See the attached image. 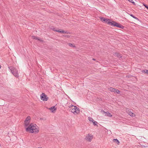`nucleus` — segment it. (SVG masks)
I'll use <instances>...</instances> for the list:
<instances>
[{
	"instance_id": "1",
	"label": "nucleus",
	"mask_w": 148,
	"mask_h": 148,
	"mask_svg": "<svg viewBox=\"0 0 148 148\" xmlns=\"http://www.w3.org/2000/svg\"><path fill=\"white\" fill-rule=\"evenodd\" d=\"M69 108H70L69 111L75 114H77L79 113V109L76 106L72 105L69 107Z\"/></svg>"
},
{
	"instance_id": "2",
	"label": "nucleus",
	"mask_w": 148,
	"mask_h": 148,
	"mask_svg": "<svg viewBox=\"0 0 148 148\" xmlns=\"http://www.w3.org/2000/svg\"><path fill=\"white\" fill-rule=\"evenodd\" d=\"M9 69L11 71L13 75L16 77H18V73L17 70L14 68L13 66H9Z\"/></svg>"
},
{
	"instance_id": "3",
	"label": "nucleus",
	"mask_w": 148,
	"mask_h": 148,
	"mask_svg": "<svg viewBox=\"0 0 148 148\" xmlns=\"http://www.w3.org/2000/svg\"><path fill=\"white\" fill-rule=\"evenodd\" d=\"M26 130L27 132L29 131L30 132L32 133H36L38 132V130L36 128H32V127H31L30 128L27 127Z\"/></svg>"
},
{
	"instance_id": "4",
	"label": "nucleus",
	"mask_w": 148,
	"mask_h": 148,
	"mask_svg": "<svg viewBox=\"0 0 148 148\" xmlns=\"http://www.w3.org/2000/svg\"><path fill=\"white\" fill-rule=\"evenodd\" d=\"M112 25H113L114 26L116 27H118L122 29H123L124 27L121 25V24L116 22L112 21Z\"/></svg>"
},
{
	"instance_id": "5",
	"label": "nucleus",
	"mask_w": 148,
	"mask_h": 148,
	"mask_svg": "<svg viewBox=\"0 0 148 148\" xmlns=\"http://www.w3.org/2000/svg\"><path fill=\"white\" fill-rule=\"evenodd\" d=\"M40 98L42 100L46 101L49 98L47 97V95L45 93H42L40 95Z\"/></svg>"
},
{
	"instance_id": "6",
	"label": "nucleus",
	"mask_w": 148,
	"mask_h": 148,
	"mask_svg": "<svg viewBox=\"0 0 148 148\" xmlns=\"http://www.w3.org/2000/svg\"><path fill=\"white\" fill-rule=\"evenodd\" d=\"M93 137V136L88 134L86 136V139L88 141H90L92 139Z\"/></svg>"
},
{
	"instance_id": "7",
	"label": "nucleus",
	"mask_w": 148,
	"mask_h": 148,
	"mask_svg": "<svg viewBox=\"0 0 148 148\" xmlns=\"http://www.w3.org/2000/svg\"><path fill=\"white\" fill-rule=\"evenodd\" d=\"M113 55L119 58H122V56L121 55V54L118 52L114 53Z\"/></svg>"
},
{
	"instance_id": "8",
	"label": "nucleus",
	"mask_w": 148,
	"mask_h": 148,
	"mask_svg": "<svg viewBox=\"0 0 148 148\" xmlns=\"http://www.w3.org/2000/svg\"><path fill=\"white\" fill-rule=\"evenodd\" d=\"M105 22L107 24H109L110 25H112V22L110 21V19L106 18Z\"/></svg>"
},
{
	"instance_id": "9",
	"label": "nucleus",
	"mask_w": 148,
	"mask_h": 148,
	"mask_svg": "<svg viewBox=\"0 0 148 148\" xmlns=\"http://www.w3.org/2000/svg\"><path fill=\"white\" fill-rule=\"evenodd\" d=\"M103 112H104V113H105V115L106 116H109V117H111L112 116V115L111 114L109 113L108 112H105L104 111H103Z\"/></svg>"
},
{
	"instance_id": "10",
	"label": "nucleus",
	"mask_w": 148,
	"mask_h": 148,
	"mask_svg": "<svg viewBox=\"0 0 148 148\" xmlns=\"http://www.w3.org/2000/svg\"><path fill=\"white\" fill-rule=\"evenodd\" d=\"M37 126L36 124H33V123H32L28 127L30 128L31 127H32V128H36V127Z\"/></svg>"
},
{
	"instance_id": "11",
	"label": "nucleus",
	"mask_w": 148,
	"mask_h": 148,
	"mask_svg": "<svg viewBox=\"0 0 148 148\" xmlns=\"http://www.w3.org/2000/svg\"><path fill=\"white\" fill-rule=\"evenodd\" d=\"M49 109L50 110H51L52 112H53L54 111L56 110V108H55V106H54L51 107Z\"/></svg>"
},
{
	"instance_id": "12",
	"label": "nucleus",
	"mask_w": 148,
	"mask_h": 148,
	"mask_svg": "<svg viewBox=\"0 0 148 148\" xmlns=\"http://www.w3.org/2000/svg\"><path fill=\"white\" fill-rule=\"evenodd\" d=\"M32 38L34 39L38 40L40 42L43 41V40H42L39 39L38 37H36L35 36H33Z\"/></svg>"
},
{
	"instance_id": "13",
	"label": "nucleus",
	"mask_w": 148,
	"mask_h": 148,
	"mask_svg": "<svg viewBox=\"0 0 148 148\" xmlns=\"http://www.w3.org/2000/svg\"><path fill=\"white\" fill-rule=\"evenodd\" d=\"M31 119L30 117L29 116H27V117L26 118L25 120V121L24 122H30V120Z\"/></svg>"
},
{
	"instance_id": "14",
	"label": "nucleus",
	"mask_w": 148,
	"mask_h": 148,
	"mask_svg": "<svg viewBox=\"0 0 148 148\" xmlns=\"http://www.w3.org/2000/svg\"><path fill=\"white\" fill-rule=\"evenodd\" d=\"M128 114L130 115V116H135V114L134 113H133L132 112L130 111L129 113H128Z\"/></svg>"
},
{
	"instance_id": "15",
	"label": "nucleus",
	"mask_w": 148,
	"mask_h": 148,
	"mask_svg": "<svg viewBox=\"0 0 148 148\" xmlns=\"http://www.w3.org/2000/svg\"><path fill=\"white\" fill-rule=\"evenodd\" d=\"M113 141L114 142L116 143L118 145H119V140L118 139H113Z\"/></svg>"
},
{
	"instance_id": "16",
	"label": "nucleus",
	"mask_w": 148,
	"mask_h": 148,
	"mask_svg": "<svg viewBox=\"0 0 148 148\" xmlns=\"http://www.w3.org/2000/svg\"><path fill=\"white\" fill-rule=\"evenodd\" d=\"M116 88H114L112 87H110L109 88V90L111 92H114V91L115 90Z\"/></svg>"
},
{
	"instance_id": "17",
	"label": "nucleus",
	"mask_w": 148,
	"mask_h": 148,
	"mask_svg": "<svg viewBox=\"0 0 148 148\" xmlns=\"http://www.w3.org/2000/svg\"><path fill=\"white\" fill-rule=\"evenodd\" d=\"M100 19L101 21L102 22H105V20H106V18H104L102 17H100Z\"/></svg>"
},
{
	"instance_id": "18",
	"label": "nucleus",
	"mask_w": 148,
	"mask_h": 148,
	"mask_svg": "<svg viewBox=\"0 0 148 148\" xmlns=\"http://www.w3.org/2000/svg\"><path fill=\"white\" fill-rule=\"evenodd\" d=\"M88 119L91 122H92L94 121L93 119L90 117H88Z\"/></svg>"
},
{
	"instance_id": "19",
	"label": "nucleus",
	"mask_w": 148,
	"mask_h": 148,
	"mask_svg": "<svg viewBox=\"0 0 148 148\" xmlns=\"http://www.w3.org/2000/svg\"><path fill=\"white\" fill-rule=\"evenodd\" d=\"M142 72H143L144 73H146L148 75V70H143Z\"/></svg>"
},
{
	"instance_id": "20",
	"label": "nucleus",
	"mask_w": 148,
	"mask_h": 148,
	"mask_svg": "<svg viewBox=\"0 0 148 148\" xmlns=\"http://www.w3.org/2000/svg\"><path fill=\"white\" fill-rule=\"evenodd\" d=\"M56 32H60L61 33H62L64 34V30H61V29H59L57 31H56Z\"/></svg>"
},
{
	"instance_id": "21",
	"label": "nucleus",
	"mask_w": 148,
	"mask_h": 148,
	"mask_svg": "<svg viewBox=\"0 0 148 148\" xmlns=\"http://www.w3.org/2000/svg\"><path fill=\"white\" fill-rule=\"evenodd\" d=\"M92 123H93V124L94 125L98 126V125H97L98 123L97 121H94L92 122Z\"/></svg>"
},
{
	"instance_id": "22",
	"label": "nucleus",
	"mask_w": 148,
	"mask_h": 148,
	"mask_svg": "<svg viewBox=\"0 0 148 148\" xmlns=\"http://www.w3.org/2000/svg\"><path fill=\"white\" fill-rule=\"evenodd\" d=\"M30 122H24L25 123V126H28Z\"/></svg>"
},
{
	"instance_id": "23",
	"label": "nucleus",
	"mask_w": 148,
	"mask_h": 148,
	"mask_svg": "<svg viewBox=\"0 0 148 148\" xmlns=\"http://www.w3.org/2000/svg\"><path fill=\"white\" fill-rule=\"evenodd\" d=\"M114 92H116L117 94H119L120 92L118 89H116Z\"/></svg>"
},
{
	"instance_id": "24",
	"label": "nucleus",
	"mask_w": 148,
	"mask_h": 148,
	"mask_svg": "<svg viewBox=\"0 0 148 148\" xmlns=\"http://www.w3.org/2000/svg\"><path fill=\"white\" fill-rule=\"evenodd\" d=\"M69 46L71 47H75V45H73L71 43H69Z\"/></svg>"
},
{
	"instance_id": "25",
	"label": "nucleus",
	"mask_w": 148,
	"mask_h": 148,
	"mask_svg": "<svg viewBox=\"0 0 148 148\" xmlns=\"http://www.w3.org/2000/svg\"><path fill=\"white\" fill-rule=\"evenodd\" d=\"M143 5L148 10V5L143 4Z\"/></svg>"
},
{
	"instance_id": "26",
	"label": "nucleus",
	"mask_w": 148,
	"mask_h": 148,
	"mask_svg": "<svg viewBox=\"0 0 148 148\" xmlns=\"http://www.w3.org/2000/svg\"><path fill=\"white\" fill-rule=\"evenodd\" d=\"M130 15L132 16V17L133 18H134L135 17V16H134L132 14H130Z\"/></svg>"
},
{
	"instance_id": "27",
	"label": "nucleus",
	"mask_w": 148,
	"mask_h": 148,
	"mask_svg": "<svg viewBox=\"0 0 148 148\" xmlns=\"http://www.w3.org/2000/svg\"><path fill=\"white\" fill-rule=\"evenodd\" d=\"M126 111L127 112H128V113L130 111L129 109L127 108L126 109Z\"/></svg>"
},
{
	"instance_id": "28",
	"label": "nucleus",
	"mask_w": 148,
	"mask_h": 148,
	"mask_svg": "<svg viewBox=\"0 0 148 148\" xmlns=\"http://www.w3.org/2000/svg\"><path fill=\"white\" fill-rule=\"evenodd\" d=\"M68 33H69V32L67 31H64V34H68Z\"/></svg>"
},
{
	"instance_id": "29",
	"label": "nucleus",
	"mask_w": 148,
	"mask_h": 148,
	"mask_svg": "<svg viewBox=\"0 0 148 148\" xmlns=\"http://www.w3.org/2000/svg\"><path fill=\"white\" fill-rule=\"evenodd\" d=\"M53 30L54 31H55V32H56V31H57L58 30H57L55 28H53Z\"/></svg>"
},
{
	"instance_id": "30",
	"label": "nucleus",
	"mask_w": 148,
	"mask_h": 148,
	"mask_svg": "<svg viewBox=\"0 0 148 148\" xmlns=\"http://www.w3.org/2000/svg\"><path fill=\"white\" fill-rule=\"evenodd\" d=\"M131 2L132 3H133L134 5H135V2L134 1H131Z\"/></svg>"
},
{
	"instance_id": "31",
	"label": "nucleus",
	"mask_w": 148,
	"mask_h": 148,
	"mask_svg": "<svg viewBox=\"0 0 148 148\" xmlns=\"http://www.w3.org/2000/svg\"><path fill=\"white\" fill-rule=\"evenodd\" d=\"M134 18L135 19H136V20H137L138 21H139V19L137 17H135Z\"/></svg>"
},
{
	"instance_id": "32",
	"label": "nucleus",
	"mask_w": 148,
	"mask_h": 148,
	"mask_svg": "<svg viewBox=\"0 0 148 148\" xmlns=\"http://www.w3.org/2000/svg\"><path fill=\"white\" fill-rule=\"evenodd\" d=\"M129 1L131 2V1H133V0H128Z\"/></svg>"
},
{
	"instance_id": "33",
	"label": "nucleus",
	"mask_w": 148,
	"mask_h": 148,
	"mask_svg": "<svg viewBox=\"0 0 148 148\" xmlns=\"http://www.w3.org/2000/svg\"><path fill=\"white\" fill-rule=\"evenodd\" d=\"M69 36H68V35H66V36H65V37H68Z\"/></svg>"
},
{
	"instance_id": "34",
	"label": "nucleus",
	"mask_w": 148,
	"mask_h": 148,
	"mask_svg": "<svg viewBox=\"0 0 148 148\" xmlns=\"http://www.w3.org/2000/svg\"><path fill=\"white\" fill-rule=\"evenodd\" d=\"M92 60H93L95 61V59H94V58H93L92 59Z\"/></svg>"
},
{
	"instance_id": "35",
	"label": "nucleus",
	"mask_w": 148,
	"mask_h": 148,
	"mask_svg": "<svg viewBox=\"0 0 148 148\" xmlns=\"http://www.w3.org/2000/svg\"><path fill=\"white\" fill-rule=\"evenodd\" d=\"M43 118H40V120H43Z\"/></svg>"
},
{
	"instance_id": "36",
	"label": "nucleus",
	"mask_w": 148,
	"mask_h": 148,
	"mask_svg": "<svg viewBox=\"0 0 148 148\" xmlns=\"http://www.w3.org/2000/svg\"><path fill=\"white\" fill-rule=\"evenodd\" d=\"M1 65H0V69H1Z\"/></svg>"
},
{
	"instance_id": "37",
	"label": "nucleus",
	"mask_w": 148,
	"mask_h": 148,
	"mask_svg": "<svg viewBox=\"0 0 148 148\" xmlns=\"http://www.w3.org/2000/svg\"><path fill=\"white\" fill-rule=\"evenodd\" d=\"M1 146V145L0 144V146Z\"/></svg>"
}]
</instances>
